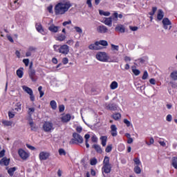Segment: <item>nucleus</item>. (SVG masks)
<instances>
[{
	"label": "nucleus",
	"instance_id": "nucleus-1",
	"mask_svg": "<svg viewBox=\"0 0 177 177\" xmlns=\"http://www.w3.org/2000/svg\"><path fill=\"white\" fill-rule=\"evenodd\" d=\"M73 5L68 0H62L57 3L54 8V12L57 16L66 15Z\"/></svg>",
	"mask_w": 177,
	"mask_h": 177
},
{
	"label": "nucleus",
	"instance_id": "nucleus-2",
	"mask_svg": "<svg viewBox=\"0 0 177 177\" xmlns=\"http://www.w3.org/2000/svg\"><path fill=\"white\" fill-rule=\"evenodd\" d=\"M53 49L55 52H59V53H62V55H68L70 52V47L67 44L63 45H54Z\"/></svg>",
	"mask_w": 177,
	"mask_h": 177
},
{
	"label": "nucleus",
	"instance_id": "nucleus-3",
	"mask_svg": "<svg viewBox=\"0 0 177 177\" xmlns=\"http://www.w3.org/2000/svg\"><path fill=\"white\" fill-rule=\"evenodd\" d=\"M95 59L98 60V62H102V63H109V62H111L110 59V56L106 52H97L95 55Z\"/></svg>",
	"mask_w": 177,
	"mask_h": 177
},
{
	"label": "nucleus",
	"instance_id": "nucleus-4",
	"mask_svg": "<svg viewBox=\"0 0 177 177\" xmlns=\"http://www.w3.org/2000/svg\"><path fill=\"white\" fill-rule=\"evenodd\" d=\"M102 172L110 174L111 172V165L110 164V158L105 156L103 160Z\"/></svg>",
	"mask_w": 177,
	"mask_h": 177
},
{
	"label": "nucleus",
	"instance_id": "nucleus-5",
	"mask_svg": "<svg viewBox=\"0 0 177 177\" xmlns=\"http://www.w3.org/2000/svg\"><path fill=\"white\" fill-rule=\"evenodd\" d=\"M73 138H72L70 142L71 145H77L84 142V138L82 136H81V135L78 134L77 133H73Z\"/></svg>",
	"mask_w": 177,
	"mask_h": 177
},
{
	"label": "nucleus",
	"instance_id": "nucleus-6",
	"mask_svg": "<svg viewBox=\"0 0 177 177\" xmlns=\"http://www.w3.org/2000/svg\"><path fill=\"white\" fill-rule=\"evenodd\" d=\"M43 129L44 132H52L53 129H55V127H53V123L51 122H45L43 124Z\"/></svg>",
	"mask_w": 177,
	"mask_h": 177
},
{
	"label": "nucleus",
	"instance_id": "nucleus-7",
	"mask_svg": "<svg viewBox=\"0 0 177 177\" xmlns=\"http://www.w3.org/2000/svg\"><path fill=\"white\" fill-rule=\"evenodd\" d=\"M18 154L22 160H27L30 157V153L24 151L23 149H19Z\"/></svg>",
	"mask_w": 177,
	"mask_h": 177
},
{
	"label": "nucleus",
	"instance_id": "nucleus-8",
	"mask_svg": "<svg viewBox=\"0 0 177 177\" xmlns=\"http://www.w3.org/2000/svg\"><path fill=\"white\" fill-rule=\"evenodd\" d=\"M35 28L37 31L39 32V34H41V35H46V34H48V32L44 29V26H42L41 23H37L35 25Z\"/></svg>",
	"mask_w": 177,
	"mask_h": 177
},
{
	"label": "nucleus",
	"instance_id": "nucleus-9",
	"mask_svg": "<svg viewBox=\"0 0 177 177\" xmlns=\"http://www.w3.org/2000/svg\"><path fill=\"white\" fill-rule=\"evenodd\" d=\"M50 157V153L48 151H41L39 154V158L41 161H45Z\"/></svg>",
	"mask_w": 177,
	"mask_h": 177
},
{
	"label": "nucleus",
	"instance_id": "nucleus-10",
	"mask_svg": "<svg viewBox=\"0 0 177 177\" xmlns=\"http://www.w3.org/2000/svg\"><path fill=\"white\" fill-rule=\"evenodd\" d=\"M88 49L90 50H100L103 49V47L102 46H99L98 42L95 41V43L88 45Z\"/></svg>",
	"mask_w": 177,
	"mask_h": 177
},
{
	"label": "nucleus",
	"instance_id": "nucleus-11",
	"mask_svg": "<svg viewBox=\"0 0 177 177\" xmlns=\"http://www.w3.org/2000/svg\"><path fill=\"white\" fill-rule=\"evenodd\" d=\"M163 28L165 30H171L172 28L171 21L168 18H165L162 20Z\"/></svg>",
	"mask_w": 177,
	"mask_h": 177
},
{
	"label": "nucleus",
	"instance_id": "nucleus-12",
	"mask_svg": "<svg viewBox=\"0 0 177 177\" xmlns=\"http://www.w3.org/2000/svg\"><path fill=\"white\" fill-rule=\"evenodd\" d=\"M96 31L99 34H106V32H109V28L106 26L100 25L96 28Z\"/></svg>",
	"mask_w": 177,
	"mask_h": 177
},
{
	"label": "nucleus",
	"instance_id": "nucleus-13",
	"mask_svg": "<svg viewBox=\"0 0 177 177\" xmlns=\"http://www.w3.org/2000/svg\"><path fill=\"white\" fill-rule=\"evenodd\" d=\"M48 30L50 32H59V30H60V26H56L55 24H51L48 26Z\"/></svg>",
	"mask_w": 177,
	"mask_h": 177
},
{
	"label": "nucleus",
	"instance_id": "nucleus-14",
	"mask_svg": "<svg viewBox=\"0 0 177 177\" xmlns=\"http://www.w3.org/2000/svg\"><path fill=\"white\" fill-rule=\"evenodd\" d=\"M105 26H108V27H111L113 26V17H105L103 21Z\"/></svg>",
	"mask_w": 177,
	"mask_h": 177
},
{
	"label": "nucleus",
	"instance_id": "nucleus-15",
	"mask_svg": "<svg viewBox=\"0 0 177 177\" xmlns=\"http://www.w3.org/2000/svg\"><path fill=\"white\" fill-rule=\"evenodd\" d=\"M106 109L107 110L115 111L118 109V106H117V104H109L106 105Z\"/></svg>",
	"mask_w": 177,
	"mask_h": 177
},
{
	"label": "nucleus",
	"instance_id": "nucleus-16",
	"mask_svg": "<svg viewBox=\"0 0 177 177\" xmlns=\"http://www.w3.org/2000/svg\"><path fill=\"white\" fill-rule=\"evenodd\" d=\"M70 120H71V115L70 114L62 115L61 117V121L62 122H68Z\"/></svg>",
	"mask_w": 177,
	"mask_h": 177
},
{
	"label": "nucleus",
	"instance_id": "nucleus-17",
	"mask_svg": "<svg viewBox=\"0 0 177 177\" xmlns=\"http://www.w3.org/2000/svg\"><path fill=\"white\" fill-rule=\"evenodd\" d=\"M169 78L171 81H177V70H174L170 73Z\"/></svg>",
	"mask_w": 177,
	"mask_h": 177
},
{
	"label": "nucleus",
	"instance_id": "nucleus-18",
	"mask_svg": "<svg viewBox=\"0 0 177 177\" xmlns=\"http://www.w3.org/2000/svg\"><path fill=\"white\" fill-rule=\"evenodd\" d=\"M9 162H10V160L8 158H3L0 161V165H5L6 167L9 165Z\"/></svg>",
	"mask_w": 177,
	"mask_h": 177
},
{
	"label": "nucleus",
	"instance_id": "nucleus-19",
	"mask_svg": "<svg viewBox=\"0 0 177 177\" xmlns=\"http://www.w3.org/2000/svg\"><path fill=\"white\" fill-rule=\"evenodd\" d=\"M111 133L113 136H117L118 134L117 132V126H115V124L111 125Z\"/></svg>",
	"mask_w": 177,
	"mask_h": 177
},
{
	"label": "nucleus",
	"instance_id": "nucleus-20",
	"mask_svg": "<svg viewBox=\"0 0 177 177\" xmlns=\"http://www.w3.org/2000/svg\"><path fill=\"white\" fill-rule=\"evenodd\" d=\"M66 38L67 37H66V35L63 34L57 35L55 37L56 41H59L60 42H63V41H64Z\"/></svg>",
	"mask_w": 177,
	"mask_h": 177
},
{
	"label": "nucleus",
	"instance_id": "nucleus-21",
	"mask_svg": "<svg viewBox=\"0 0 177 177\" xmlns=\"http://www.w3.org/2000/svg\"><path fill=\"white\" fill-rule=\"evenodd\" d=\"M21 88L23 91L26 92V93H28V95H30L33 93L32 89L26 85L22 86Z\"/></svg>",
	"mask_w": 177,
	"mask_h": 177
},
{
	"label": "nucleus",
	"instance_id": "nucleus-22",
	"mask_svg": "<svg viewBox=\"0 0 177 177\" xmlns=\"http://www.w3.org/2000/svg\"><path fill=\"white\" fill-rule=\"evenodd\" d=\"M17 171V167H10L8 169V174L10 175V176H13L15 175V172Z\"/></svg>",
	"mask_w": 177,
	"mask_h": 177
},
{
	"label": "nucleus",
	"instance_id": "nucleus-23",
	"mask_svg": "<svg viewBox=\"0 0 177 177\" xmlns=\"http://www.w3.org/2000/svg\"><path fill=\"white\" fill-rule=\"evenodd\" d=\"M93 149H95V151L97 153H99V154H102L103 153V150L102 149V147L99 145H93Z\"/></svg>",
	"mask_w": 177,
	"mask_h": 177
},
{
	"label": "nucleus",
	"instance_id": "nucleus-24",
	"mask_svg": "<svg viewBox=\"0 0 177 177\" xmlns=\"http://www.w3.org/2000/svg\"><path fill=\"white\" fill-rule=\"evenodd\" d=\"M1 124L4 127H12V125H13V122L9 121V120H1Z\"/></svg>",
	"mask_w": 177,
	"mask_h": 177
},
{
	"label": "nucleus",
	"instance_id": "nucleus-25",
	"mask_svg": "<svg viewBox=\"0 0 177 177\" xmlns=\"http://www.w3.org/2000/svg\"><path fill=\"white\" fill-rule=\"evenodd\" d=\"M109 86L112 91H114L115 89H117V88H118V82H117L116 81H113L111 83Z\"/></svg>",
	"mask_w": 177,
	"mask_h": 177
},
{
	"label": "nucleus",
	"instance_id": "nucleus-26",
	"mask_svg": "<svg viewBox=\"0 0 177 177\" xmlns=\"http://www.w3.org/2000/svg\"><path fill=\"white\" fill-rule=\"evenodd\" d=\"M134 161V167H142V162L139 158H135L133 159Z\"/></svg>",
	"mask_w": 177,
	"mask_h": 177
},
{
	"label": "nucleus",
	"instance_id": "nucleus-27",
	"mask_svg": "<svg viewBox=\"0 0 177 177\" xmlns=\"http://www.w3.org/2000/svg\"><path fill=\"white\" fill-rule=\"evenodd\" d=\"M24 68H20L17 71V77H19V78H23V75L24 74Z\"/></svg>",
	"mask_w": 177,
	"mask_h": 177
},
{
	"label": "nucleus",
	"instance_id": "nucleus-28",
	"mask_svg": "<svg viewBox=\"0 0 177 177\" xmlns=\"http://www.w3.org/2000/svg\"><path fill=\"white\" fill-rule=\"evenodd\" d=\"M142 166H134V169L133 171L135 172V174H136L137 175H140V174H142Z\"/></svg>",
	"mask_w": 177,
	"mask_h": 177
},
{
	"label": "nucleus",
	"instance_id": "nucleus-29",
	"mask_svg": "<svg viewBox=\"0 0 177 177\" xmlns=\"http://www.w3.org/2000/svg\"><path fill=\"white\" fill-rule=\"evenodd\" d=\"M99 13H100V16H105L106 17H109V16H110V15H111V13H110V12L104 11L103 10H100Z\"/></svg>",
	"mask_w": 177,
	"mask_h": 177
},
{
	"label": "nucleus",
	"instance_id": "nucleus-30",
	"mask_svg": "<svg viewBox=\"0 0 177 177\" xmlns=\"http://www.w3.org/2000/svg\"><path fill=\"white\" fill-rule=\"evenodd\" d=\"M100 139L101 140V145L103 146V147H106L107 143V136H102Z\"/></svg>",
	"mask_w": 177,
	"mask_h": 177
},
{
	"label": "nucleus",
	"instance_id": "nucleus-31",
	"mask_svg": "<svg viewBox=\"0 0 177 177\" xmlns=\"http://www.w3.org/2000/svg\"><path fill=\"white\" fill-rule=\"evenodd\" d=\"M171 165L174 169H177V157L172 158Z\"/></svg>",
	"mask_w": 177,
	"mask_h": 177
},
{
	"label": "nucleus",
	"instance_id": "nucleus-32",
	"mask_svg": "<svg viewBox=\"0 0 177 177\" xmlns=\"http://www.w3.org/2000/svg\"><path fill=\"white\" fill-rule=\"evenodd\" d=\"M164 18V12L161 10H158L157 19L158 20H162Z\"/></svg>",
	"mask_w": 177,
	"mask_h": 177
},
{
	"label": "nucleus",
	"instance_id": "nucleus-33",
	"mask_svg": "<svg viewBox=\"0 0 177 177\" xmlns=\"http://www.w3.org/2000/svg\"><path fill=\"white\" fill-rule=\"evenodd\" d=\"M115 31H119V32H125V28L122 25H118L115 27Z\"/></svg>",
	"mask_w": 177,
	"mask_h": 177
},
{
	"label": "nucleus",
	"instance_id": "nucleus-34",
	"mask_svg": "<svg viewBox=\"0 0 177 177\" xmlns=\"http://www.w3.org/2000/svg\"><path fill=\"white\" fill-rule=\"evenodd\" d=\"M29 77H30V78L32 81L35 82V71L30 70L29 71Z\"/></svg>",
	"mask_w": 177,
	"mask_h": 177
},
{
	"label": "nucleus",
	"instance_id": "nucleus-35",
	"mask_svg": "<svg viewBox=\"0 0 177 177\" xmlns=\"http://www.w3.org/2000/svg\"><path fill=\"white\" fill-rule=\"evenodd\" d=\"M50 106L53 110H56V109H57V103L55 100H51L50 102Z\"/></svg>",
	"mask_w": 177,
	"mask_h": 177
},
{
	"label": "nucleus",
	"instance_id": "nucleus-36",
	"mask_svg": "<svg viewBox=\"0 0 177 177\" xmlns=\"http://www.w3.org/2000/svg\"><path fill=\"white\" fill-rule=\"evenodd\" d=\"M111 49L113 52H118V50H120V46L114 44H111Z\"/></svg>",
	"mask_w": 177,
	"mask_h": 177
},
{
	"label": "nucleus",
	"instance_id": "nucleus-37",
	"mask_svg": "<svg viewBox=\"0 0 177 177\" xmlns=\"http://www.w3.org/2000/svg\"><path fill=\"white\" fill-rule=\"evenodd\" d=\"M98 46H108L109 45V43L107 42V41H105V40H100V41H98Z\"/></svg>",
	"mask_w": 177,
	"mask_h": 177
},
{
	"label": "nucleus",
	"instance_id": "nucleus-38",
	"mask_svg": "<svg viewBox=\"0 0 177 177\" xmlns=\"http://www.w3.org/2000/svg\"><path fill=\"white\" fill-rule=\"evenodd\" d=\"M112 118L115 121H118V120H121V114L120 113H115L112 115Z\"/></svg>",
	"mask_w": 177,
	"mask_h": 177
},
{
	"label": "nucleus",
	"instance_id": "nucleus-39",
	"mask_svg": "<svg viewBox=\"0 0 177 177\" xmlns=\"http://www.w3.org/2000/svg\"><path fill=\"white\" fill-rule=\"evenodd\" d=\"M29 125L31 128V131H37V126L35 125V124H34V122H32V120H30L29 122Z\"/></svg>",
	"mask_w": 177,
	"mask_h": 177
},
{
	"label": "nucleus",
	"instance_id": "nucleus-40",
	"mask_svg": "<svg viewBox=\"0 0 177 177\" xmlns=\"http://www.w3.org/2000/svg\"><path fill=\"white\" fill-rule=\"evenodd\" d=\"M32 50H35V48H34L33 47H30L28 51L26 53V57H30V56H31V51Z\"/></svg>",
	"mask_w": 177,
	"mask_h": 177
},
{
	"label": "nucleus",
	"instance_id": "nucleus-41",
	"mask_svg": "<svg viewBox=\"0 0 177 177\" xmlns=\"http://www.w3.org/2000/svg\"><path fill=\"white\" fill-rule=\"evenodd\" d=\"M113 16H114V18H113V20H115V21H117V19H122V14H119L117 13V12H115L113 14Z\"/></svg>",
	"mask_w": 177,
	"mask_h": 177
},
{
	"label": "nucleus",
	"instance_id": "nucleus-42",
	"mask_svg": "<svg viewBox=\"0 0 177 177\" xmlns=\"http://www.w3.org/2000/svg\"><path fill=\"white\" fill-rule=\"evenodd\" d=\"M131 68L134 75H139V74H140V71L135 68L134 66L131 67Z\"/></svg>",
	"mask_w": 177,
	"mask_h": 177
},
{
	"label": "nucleus",
	"instance_id": "nucleus-43",
	"mask_svg": "<svg viewBox=\"0 0 177 177\" xmlns=\"http://www.w3.org/2000/svg\"><path fill=\"white\" fill-rule=\"evenodd\" d=\"M123 122H124V124H125L127 125V127H133V126L132 125V123H131L129 120H128V119H124Z\"/></svg>",
	"mask_w": 177,
	"mask_h": 177
},
{
	"label": "nucleus",
	"instance_id": "nucleus-44",
	"mask_svg": "<svg viewBox=\"0 0 177 177\" xmlns=\"http://www.w3.org/2000/svg\"><path fill=\"white\" fill-rule=\"evenodd\" d=\"M15 111H21V102L17 103L16 107H15Z\"/></svg>",
	"mask_w": 177,
	"mask_h": 177
},
{
	"label": "nucleus",
	"instance_id": "nucleus-45",
	"mask_svg": "<svg viewBox=\"0 0 177 177\" xmlns=\"http://www.w3.org/2000/svg\"><path fill=\"white\" fill-rule=\"evenodd\" d=\"M111 150H113V145L110 144L109 145H107L105 151L106 153H110V151H111Z\"/></svg>",
	"mask_w": 177,
	"mask_h": 177
},
{
	"label": "nucleus",
	"instance_id": "nucleus-46",
	"mask_svg": "<svg viewBox=\"0 0 177 177\" xmlns=\"http://www.w3.org/2000/svg\"><path fill=\"white\" fill-rule=\"evenodd\" d=\"M74 30H75L76 32L78 34H82V28L78 26H75Z\"/></svg>",
	"mask_w": 177,
	"mask_h": 177
},
{
	"label": "nucleus",
	"instance_id": "nucleus-47",
	"mask_svg": "<svg viewBox=\"0 0 177 177\" xmlns=\"http://www.w3.org/2000/svg\"><path fill=\"white\" fill-rule=\"evenodd\" d=\"M90 164L91 165H96L97 164V160L95 158L91 159Z\"/></svg>",
	"mask_w": 177,
	"mask_h": 177
},
{
	"label": "nucleus",
	"instance_id": "nucleus-48",
	"mask_svg": "<svg viewBox=\"0 0 177 177\" xmlns=\"http://www.w3.org/2000/svg\"><path fill=\"white\" fill-rule=\"evenodd\" d=\"M34 111H35V108L31 107V108L28 109V113L29 115H32V114L34 113Z\"/></svg>",
	"mask_w": 177,
	"mask_h": 177
},
{
	"label": "nucleus",
	"instance_id": "nucleus-49",
	"mask_svg": "<svg viewBox=\"0 0 177 177\" xmlns=\"http://www.w3.org/2000/svg\"><path fill=\"white\" fill-rule=\"evenodd\" d=\"M66 44L68 45H69V46H73V45H74V39H68L67 41H66Z\"/></svg>",
	"mask_w": 177,
	"mask_h": 177
},
{
	"label": "nucleus",
	"instance_id": "nucleus-50",
	"mask_svg": "<svg viewBox=\"0 0 177 177\" xmlns=\"http://www.w3.org/2000/svg\"><path fill=\"white\" fill-rule=\"evenodd\" d=\"M23 63L25 64L26 67H28V64H30V59H24Z\"/></svg>",
	"mask_w": 177,
	"mask_h": 177
},
{
	"label": "nucleus",
	"instance_id": "nucleus-51",
	"mask_svg": "<svg viewBox=\"0 0 177 177\" xmlns=\"http://www.w3.org/2000/svg\"><path fill=\"white\" fill-rule=\"evenodd\" d=\"M59 156H66V151H64V149H59Z\"/></svg>",
	"mask_w": 177,
	"mask_h": 177
},
{
	"label": "nucleus",
	"instance_id": "nucleus-52",
	"mask_svg": "<svg viewBox=\"0 0 177 177\" xmlns=\"http://www.w3.org/2000/svg\"><path fill=\"white\" fill-rule=\"evenodd\" d=\"M75 129L78 133H81V132H82V127L81 126H76Z\"/></svg>",
	"mask_w": 177,
	"mask_h": 177
},
{
	"label": "nucleus",
	"instance_id": "nucleus-53",
	"mask_svg": "<svg viewBox=\"0 0 177 177\" xmlns=\"http://www.w3.org/2000/svg\"><path fill=\"white\" fill-rule=\"evenodd\" d=\"M154 144V139L153 138H151L149 139V142H146V145H147V146H150L151 145H153Z\"/></svg>",
	"mask_w": 177,
	"mask_h": 177
},
{
	"label": "nucleus",
	"instance_id": "nucleus-54",
	"mask_svg": "<svg viewBox=\"0 0 177 177\" xmlns=\"http://www.w3.org/2000/svg\"><path fill=\"white\" fill-rule=\"evenodd\" d=\"M166 121H168V122H171V121H172V115H167L166 117Z\"/></svg>",
	"mask_w": 177,
	"mask_h": 177
},
{
	"label": "nucleus",
	"instance_id": "nucleus-55",
	"mask_svg": "<svg viewBox=\"0 0 177 177\" xmlns=\"http://www.w3.org/2000/svg\"><path fill=\"white\" fill-rule=\"evenodd\" d=\"M71 20H68V21H66L62 23V26H64V27H66V26H68L70 24H71Z\"/></svg>",
	"mask_w": 177,
	"mask_h": 177
},
{
	"label": "nucleus",
	"instance_id": "nucleus-56",
	"mask_svg": "<svg viewBox=\"0 0 177 177\" xmlns=\"http://www.w3.org/2000/svg\"><path fill=\"white\" fill-rule=\"evenodd\" d=\"M47 10H48V12H49V13H53V6H48L47 7Z\"/></svg>",
	"mask_w": 177,
	"mask_h": 177
},
{
	"label": "nucleus",
	"instance_id": "nucleus-57",
	"mask_svg": "<svg viewBox=\"0 0 177 177\" xmlns=\"http://www.w3.org/2000/svg\"><path fill=\"white\" fill-rule=\"evenodd\" d=\"M80 45H81V43L79 41H76L73 46L74 49H78Z\"/></svg>",
	"mask_w": 177,
	"mask_h": 177
},
{
	"label": "nucleus",
	"instance_id": "nucleus-58",
	"mask_svg": "<svg viewBox=\"0 0 177 177\" xmlns=\"http://www.w3.org/2000/svg\"><path fill=\"white\" fill-rule=\"evenodd\" d=\"M119 151H124L125 150V145H120L118 147Z\"/></svg>",
	"mask_w": 177,
	"mask_h": 177
},
{
	"label": "nucleus",
	"instance_id": "nucleus-59",
	"mask_svg": "<svg viewBox=\"0 0 177 177\" xmlns=\"http://www.w3.org/2000/svg\"><path fill=\"white\" fill-rule=\"evenodd\" d=\"M156 12H157V8L153 7V8H152V12H149V15H150L151 16H153V15H154V13H156Z\"/></svg>",
	"mask_w": 177,
	"mask_h": 177
},
{
	"label": "nucleus",
	"instance_id": "nucleus-60",
	"mask_svg": "<svg viewBox=\"0 0 177 177\" xmlns=\"http://www.w3.org/2000/svg\"><path fill=\"white\" fill-rule=\"evenodd\" d=\"M15 55L17 57H18V59H20L21 57V53L18 50L15 51Z\"/></svg>",
	"mask_w": 177,
	"mask_h": 177
},
{
	"label": "nucleus",
	"instance_id": "nucleus-61",
	"mask_svg": "<svg viewBox=\"0 0 177 177\" xmlns=\"http://www.w3.org/2000/svg\"><path fill=\"white\" fill-rule=\"evenodd\" d=\"M147 77H149V73H147V71H145L142 75V80H147Z\"/></svg>",
	"mask_w": 177,
	"mask_h": 177
},
{
	"label": "nucleus",
	"instance_id": "nucleus-62",
	"mask_svg": "<svg viewBox=\"0 0 177 177\" xmlns=\"http://www.w3.org/2000/svg\"><path fill=\"white\" fill-rule=\"evenodd\" d=\"M59 113H63L64 111V105L62 104L59 106Z\"/></svg>",
	"mask_w": 177,
	"mask_h": 177
},
{
	"label": "nucleus",
	"instance_id": "nucleus-63",
	"mask_svg": "<svg viewBox=\"0 0 177 177\" xmlns=\"http://www.w3.org/2000/svg\"><path fill=\"white\" fill-rule=\"evenodd\" d=\"M63 64H67L68 63V58L64 57L62 59Z\"/></svg>",
	"mask_w": 177,
	"mask_h": 177
},
{
	"label": "nucleus",
	"instance_id": "nucleus-64",
	"mask_svg": "<svg viewBox=\"0 0 177 177\" xmlns=\"http://www.w3.org/2000/svg\"><path fill=\"white\" fill-rule=\"evenodd\" d=\"M169 84H170L171 88H175L177 86L176 83H175L174 82H170Z\"/></svg>",
	"mask_w": 177,
	"mask_h": 177
}]
</instances>
